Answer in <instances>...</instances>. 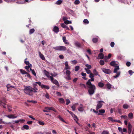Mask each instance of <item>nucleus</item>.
I'll list each match as a JSON object with an SVG mask.
<instances>
[{"label":"nucleus","mask_w":134,"mask_h":134,"mask_svg":"<svg viewBox=\"0 0 134 134\" xmlns=\"http://www.w3.org/2000/svg\"><path fill=\"white\" fill-rule=\"evenodd\" d=\"M37 84H34V88L30 86L26 87L24 89V92L26 94L29 96H32L33 92H37L38 90L36 86Z\"/></svg>","instance_id":"nucleus-1"},{"label":"nucleus","mask_w":134,"mask_h":134,"mask_svg":"<svg viewBox=\"0 0 134 134\" xmlns=\"http://www.w3.org/2000/svg\"><path fill=\"white\" fill-rule=\"evenodd\" d=\"M87 87L88 88V92L90 95L91 96L93 95L94 92L96 90L95 86L93 84H86Z\"/></svg>","instance_id":"nucleus-2"},{"label":"nucleus","mask_w":134,"mask_h":134,"mask_svg":"<svg viewBox=\"0 0 134 134\" xmlns=\"http://www.w3.org/2000/svg\"><path fill=\"white\" fill-rule=\"evenodd\" d=\"M115 68L114 69L113 72L116 73L117 75H116L113 76V77L114 78H116L119 76L120 74V72H117L118 70H119V66H115Z\"/></svg>","instance_id":"nucleus-3"},{"label":"nucleus","mask_w":134,"mask_h":134,"mask_svg":"<svg viewBox=\"0 0 134 134\" xmlns=\"http://www.w3.org/2000/svg\"><path fill=\"white\" fill-rule=\"evenodd\" d=\"M53 48L56 50L59 51H65L66 50V47L64 46H60L53 47Z\"/></svg>","instance_id":"nucleus-4"},{"label":"nucleus","mask_w":134,"mask_h":134,"mask_svg":"<svg viewBox=\"0 0 134 134\" xmlns=\"http://www.w3.org/2000/svg\"><path fill=\"white\" fill-rule=\"evenodd\" d=\"M6 100L5 98H2L1 100L0 99V106H2L4 108H6Z\"/></svg>","instance_id":"nucleus-5"},{"label":"nucleus","mask_w":134,"mask_h":134,"mask_svg":"<svg viewBox=\"0 0 134 134\" xmlns=\"http://www.w3.org/2000/svg\"><path fill=\"white\" fill-rule=\"evenodd\" d=\"M102 103H104L103 101L100 100L98 101V104L96 108V110H98L102 107L103 105Z\"/></svg>","instance_id":"nucleus-6"},{"label":"nucleus","mask_w":134,"mask_h":134,"mask_svg":"<svg viewBox=\"0 0 134 134\" xmlns=\"http://www.w3.org/2000/svg\"><path fill=\"white\" fill-rule=\"evenodd\" d=\"M101 69L103 72L107 74H110L111 72V71L109 69L102 68Z\"/></svg>","instance_id":"nucleus-7"},{"label":"nucleus","mask_w":134,"mask_h":134,"mask_svg":"<svg viewBox=\"0 0 134 134\" xmlns=\"http://www.w3.org/2000/svg\"><path fill=\"white\" fill-rule=\"evenodd\" d=\"M71 115L73 116H74L75 118L74 119V120L75 121H76V122L77 123H78L77 122V121H78V118L77 116H76L74 114H73V113L71 111L70 112V113H69Z\"/></svg>","instance_id":"nucleus-8"},{"label":"nucleus","mask_w":134,"mask_h":134,"mask_svg":"<svg viewBox=\"0 0 134 134\" xmlns=\"http://www.w3.org/2000/svg\"><path fill=\"white\" fill-rule=\"evenodd\" d=\"M105 110L104 109H100L99 110V113L98 114V115H103L102 114H103L105 113Z\"/></svg>","instance_id":"nucleus-9"},{"label":"nucleus","mask_w":134,"mask_h":134,"mask_svg":"<svg viewBox=\"0 0 134 134\" xmlns=\"http://www.w3.org/2000/svg\"><path fill=\"white\" fill-rule=\"evenodd\" d=\"M10 84H7V91H8L11 90L12 88H15V86H10Z\"/></svg>","instance_id":"nucleus-10"},{"label":"nucleus","mask_w":134,"mask_h":134,"mask_svg":"<svg viewBox=\"0 0 134 134\" xmlns=\"http://www.w3.org/2000/svg\"><path fill=\"white\" fill-rule=\"evenodd\" d=\"M61 26L63 28L66 29V30H69L70 29L68 27L65 25L64 23H63L61 24Z\"/></svg>","instance_id":"nucleus-11"},{"label":"nucleus","mask_w":134,"mask_h":134,"mask_svg":"<svg viewBox=\"0 0 134 134\" xmlns=\"http://www.w3.org/2000/svg\"><path fill=\"white\" fill-rule=\"evenodd\" d=\"M6 116L9 119H14L17 118V116H15L13 114H9L6 115Z\"/></svg>","instance_id":"nucleus-12"},{"label":"nucleus","mask_w":134,"mask_h":134,"mask_svg":"<svg viewBox=\"0 0 134 134\" xmlns=\"http://www.w3.org/2000/svg\"><path fill=\"white\" fill-rule=\"evenodd\" d=\"M104 55L102 53H99L98 56V58H97V59H103L104 58Z\"/></svg>","instance_id":"nucleus-13"},{"label":"nucleus","mask_w":134,"mask_h":134,"mask_svg":"<svg viewBox=\"0 0 134 134\" xmlns=\"http://www.w3.org/2000/svg\"><path fill=\"white\" fill-rule=\"evenodd\" d=\"M53 30L55 32L58 33L59 31V29L58 27L55 26L53 28Z\"/></svg>","instance_id":"nucleus-14"},{"label":"nucleus","mask_w":134,"mask_h":134,"mask_svg":"<svg viewBox=\"0 0 134 134\" xmlns=\"http://www.w3.org/2000/svg\"><path fill=\"white\" fill-rule=\"evenodd\" d=\"M63 40L65 44L68 45L69 44V43L68 42V40L66 39V37L65 36L63 37Z\"/></svg>","instance_id":"nucleus-15"},{"label":"nucleus","mask_w":134,"mask_h":134,"mask_svg":"<svg viewBox=\"0 0 134 134\" xmlns=\"http://www.w3.org/2000/svg\"><path fill=\"white\" fill-rule=\"evenodd\" d=\"M132 126L130 123L128 124L127 126L128 131H132Z\"/></svg>","instance_id":"nucleus-16"},{"label":"nucleus","mask_w":134,"mask_h":134,"mask_svg":"<svg viewBox=\"0 0 134 134\" xmlns=\"http://www.w3.org/2000/svg\"><path fill=\"white\" fill-rule=\"evenodd\" d=\"M40 86H41V87L42 88H45L47 89H49V87L47 86L44 85L43 84H39Z\"/></svg>","instance_id":"nucleus-17"},{"label":"nucleus","mask_w":134,"mask_h":134,"mask_svg":"<svg viewBox=\"0 0 134 134\" xmlns=\"http://www.w3.org/2000/svg\"><path fill=\"white\" fill-rule=\"evenodd\" d=\"M89 76L91 79V80L92 81H93L94 80V74L92 73L90 74Z\"/></svg>","instance_id":"nucleus-18"},{"label":"nucleus","mask_w":134,"mask_h":134,"mask_svg":"<svg viewBox=\"0 0 134 134\" xmlns=\"http://www.w3.org/2000/svg\"><path fill=\"white\" fill-rule=\"evenodd\" d=\"M39 53L40 58L43 60H44L45 58L43 55L40 52H39Z\"/></svg>","instance_id":"nucleus-19"},{"label":"nucleus","mask_w":134,"mask_h":134,"mask_svg":"<svg viewBox=\"0 0 134 134\" xmlns=\"http://www.w3.org/2000/svg\"><path fill=\"white\" fill-rule=\"evenodd\" d=\"M122 107L123 108L125 109H127L129 108V105L125 104L123 105Z\"/></svg>","instance_id":"nucleus-20"},{"label":"nucleus","mask_w":134,"mask_h":134,"mask_svg":"<svg viewBox=\"0 0 134 134\" xmlns=\"http://www.w3.org/2000/svg\"><path fill=\"white\" fill-rule=\"evenodd\" d=\"M25 121V120L23 119H20L19 120H16L15 121V122L16 123H18L19 122H24Z\"/></svg>","instance_id":"nucleus-21"},{"label":"nucleus","mask_w":134,"mask_h":134,"mask_svg":"<svg viewBox=\"0 0 134 134\" xmlns=\"http://www.w3.org/2000/svg\"><path fill=\"white\" fill-rule=\"evenodd\" d=\"M112 54L111 53H109L108 56H105L104 59H110L111 57Z\"/></svg>","instance_id":"nucleus-22"},{"label":"nucleus","mask_w":134,"mask_h":134,"mask_svg":"<svg viewBox=\"0 0 134 134\" xmlns=\"http://www.w3.org/2000/svg\"><path fill=\"white\" fill-rule=\"evenodd\" d=\"M59 102L62 103H65V101L64 99L62 98H59Z\"/></svg>","instance_id":"nucleus-23"},{"label":"nucleus","mask_w":134,"mask_h":134,"mask_svg":"<svg viewBox=\"0 0 134 134\" xmlns=\"http://www.w3.org/2000/svg\"><path fill=\"white\" fill-rule=\"evenodd\" d=\"M38 123L40 125L43 126L44 125V123L43 121H41L39 120H37Z\"/></svg>","instance_id":"nucleus-24"},{"label":"nucleus","mask_w":134,"mask_h":134,"mask_svg":"<svg viewBox=\"0 0 134 134\" xmlns=\"http://www.w3.org/2000/svg\"><path fill=\"white\" fill-rule=\"evenodd\" d=\"M58 118H59V119L61 121L64 122H65V120L63 119V118H62L60 115H58Z\"/></svg>","instance_id":"nucleus-25"},{"label":"nucleus","mask_w":134,"mask_h":134,"mask_svg":"<svg viewBox=\"0 0 134 134\" xmlns=\"http://www.w3.org/2000/svg\"><path fill=\"white\" fill-rule=\"evenodd\" d=\"M20 72L23 74H27V72L25 71V70L21 69L20 70Z\"/></svg>","instance_id":"nucleus-26"},{"label":"nucleus","mask_w":134,"mask_h":134,"mask_svg":"<svg viewBox=\"0 0 134 134\" xmlns=\"http://www.w3.org/2000/svg\"><path fill=\"white\" fill-rule=\"evenodd\" d=\"M121 119H124L127 120V116L125 115H123L121 116Z\"/></svg>","instance_id":"nucleus-27"},{"label":"nucleus","mask_w":134,"mask_h":134,"mask_svg":"<svg viewBox=\"0 0 134 134\" xmlns=\"http://www.w3.org/2000/svg\"><path fill=\"white\" fill-rule=\"evenodd\" d=\"M44 72L45 75H46L47 76V77H48V76L49 75V72L47 71L46 70H44Z\"/></svg>","instance_id":"nucleus-28"},{"label":"nucleus","mask_w":134,"mask_h":134,"mask_svg":"<svg viewBox=\"0 0 134 134\" xmlns=\"http://www.w3.org/2000/svg\"><path fill=\"white\" fill-rule=\"evenodd\" d=\"M78 104L77 103L76 104H75V105H72L71 107V108L72 109V111H75V110L76 107L75 105L76 104Z\"/></svg>","instance_id":"nucleus-29"},{"label":"nucleus","mask_w":134,"mask_h":134,"mask_svg":"<svg viewBox=\"0 0 134 134\" xmlns=\"http://www.w3.org/2000/svg\"><path fill=\"white\" fill-rule=\"evenodd\" d=\"M64 23H65L67 25L68 24H71L72 23V22L70 21H69L68 20H66L64 21Z\"/></svg>","instance_id":"nucleus-30"},{"label":"nucleus","mask_w":134,"mask_h":134,"mask_svg":"<svg viewBox=\"0 0 134 134\" xmlns=\"http://www.w3.org/2000/svg\"><path fill=\"white\" fill-rule=\"evenodd\" d=\"M129 117L130 118L132 119L133 118V114L132 113H130L128 114Z\"/></svg>","instance_id":"nucleus-31"},{"label":"nucleus","mask_w":134,"mask_h":134,"mask_svg":"<svg viewBox=\"0 0 134 134\" xmlns=\"http://www.w3.org/2000/svg\"><path fill=\"white\" fill-rule=\"evenodd\" d=\"M98 40L97 38H93L92 39V41L94 43H96L98 41Z\"/></svg>","instance_id":"nucleus-32"},{"label":"nucleus","mask_w":134,"mask_h":134,"mask_svg":"<svg viewBox=\"0 0 134 134\" xmlns=\"http://www.w3.org/2000/svg\"><path fill=\"white\" fill-rule=\"evenodd\" d=\"M78 110L80 111H83V108L82 107H79L78 108Z\"/></svg>","instance_id":"nucleus-33"},{"label":"nucleus","mask_w":134,"mask_h":134,"mask_svg":"<svg viewBox=\"0 0 134 134\" xmlns=\"http://www.w3.org/2000/svg\"><path fill=\"white\" fill-rule=\"evenodd\" d=\"M110 65L111 66H114L116 65V63L114 61H112L110 63Z\"/></svg>","instance_id":"nucleus-34"},{"label":"nucleus","mask_w":134,"mask_h":134,"mask_svg":"<svg viewBox=\"0 0 134 134\" xmlns=\"http://www.w3.org/2000/svg\"><path fill=\"white\" fill-rule=\"evenodd\" d=\"M62 2V1L61 0H58L56 2V4L58 5H59L61 4Z\"/></svg>","instance_id":"nucleus-35"},{"label":"nucleus","mask_w":134,"mask_h":134,"mask_svg":"<svg viewBox=\"0 0 134 134\" xmlns=\"http://www.w3.org/2000/svg\"><path fill=\"white\" fill-rule=\"evenodd\" d=\"M75 45L77 47H81V44H80L78 42H76L75 43Z\"/></svg>","instance_id":"nucleus-36"},{"label":"nucleus","mask_w":134,"mask_h":134,"mask_svg":"<svg viewBox=\"0 0 134 134\" xmlns=\"http://www.w3.org/2000/svg\"><path fill=\"white\" fill-rule=\"evenodd\" d=\"M35 30L34 29H30L29 31V34H31L35 32Z\"/></svg>","instance_id":"nucleus-37"},{"label":"nucleus","mask_w":134,"mask_h":134,"mask_svg":"<svg viewBox=\"0 0 134 134\" xmlns=\"http://www.w3.org/2000/svg\"><path fill=\"white\" fill-rule=\"evenodd\" d=\"M89 69H87L86 68H85V70L86 71V72L88 74H90L91 73V70Z\"/></svg>","instance_id":"nucleus-38"},{"label":"nucleus","mask_w":134,"mask_h":134,"mask_svg":"<svg viewBox=\"0 0 134 134\" xmlns=\"http://www.w3.org/2000/svg\"><path fill=\"white\" fill-rule=\"evenodd\" d=\"M23 127L26 130H28L29 129V126L27 125H25L23 126Z\"/></svg>","instance_id":"nucleus-39"},{"label":"nucleus","mask_w":134,"mask_h":134,"mask_svg":"<svg viewBox=\"0 0 134 134\" xmlns=\"http://www.w3.org/2000/svg\"><path fill=\"white\" fill-rule=\"evenodd\" d=\"M99 63L101 65H103L104 64V62L103 60H101L100 61Z\"/></svg>","instance_id":"nucleus-40"},{"label":"nucleus","mask_w":134,"mask_h":134,"mask_svg":"<svg viewBox=\"0 0 134 134\" xmlns=\"http://www.w3.org/2000/svg\"><path fill=\"white\" fill-rule=\"evenodd\" d=\"M80 69V67L79 66H75V71H78Z\"/></svg>","instance_id":"nucleus-41"},{"label":"nucleus","mask_w":134,"mask_h":134,"mask_svg":"<svg viewBox=\"0 0 134 134\" xmlns=\"http://www.w3.org/2000/svg\"><path fill=\"white\" fill-rule=\"evenodd\" d=\"M52 82L54 83V84H58V81L56 80H54L52 81Z\"/></svg>","instance_id":"nucleus-42"},{"label":"nucleus","mask_w":134,"mask_h":134,"mask_svg":"<svg viewBox=\"0 0 134 134\" xmlns=\"http://www.w3.org/2000/svg\"><path fill=\"white\" fill-rule=\"evenodd\" d=\"M85 66L87 67V69H90L91 68V65H89L88 64H87Z\"/></svg>","instance_id":"nucleus-43"},{"label":"nucleus","mask_w":134,"mask_h":134,"mask_svg":"<svg viewBox=\"0 0 134 134\" xmlns=\"http://www.w3.org/2000/svg\"><path fill=\"white\" fill-rule=\"evenodd\" d=\"M108 119L112 121L113 122H114L115 120L113 119V118L111 117H109L108 118Z\"/></svg>","instance_id":"nucleus-44"},{"label":"nucleus","mask_w":134,"mask_h":134,"mask_svg":"<svg viewBox=\"0 0 134 134\" xmlns=\"http://www.w3.org/2000/svg\"><path fill=\"white\" fill-rule=\"evenodd\" d=\"M83 22L86 24H88L89 23V21L87 19H85L83 21Z\"/></svg>","instance_id":"nucleus-45"},{"label":"nucleus","mask_w":134,"mask_h":134,"mask_svg":"<svg viewBox=\"0 0 134 134\" xmlns=\"http://www.w3.org/2000/svg\"><path fill=\"white\" fill-rule=\"evenodd\" d=\"M45 97L48 99H49L50 98V96H49V94L47 93L45 95Z\"/></svg>","instance_id":"nucleus-46"},{"label":"nucleus","mask_w":134,"mask_h":134,"mask_svg":"<svg viewBox=\"0 0 134 134\" xmlns=\"http://www.w3.org/2000/svg\"><path fill=\"white\" fill-rule=\"evenodd\" d=\"M118 113L120 114H122V110L119 108L118 109Z\"/></svg>","instance_id":"nucleus-47"},{"label":"nucleus","mask_w":134,"mask_h":134,"mask_svg":"<svg viewBox=\"0 0 134 134\" xmlns=\"http://www.w3.org/2000/svg\"><path fill=\"white\" fill-rule=\"evenodd\" d=\"M93 73L95 75H97L98 74V72L97 71L96 69H94L93 70Z\"/></svg>","instance_id":"nucleus-48"},{"label":"nucleus","mask_w":134,"mask_h":134,"mask_svg":"<svg viewBox=\"0 0 134 134\" xmlns=\"http://www.w3.org/2000/svg\"><path fill=\"white\" fill-rule=\"evenodd\" d=\"M66 74L67 75H70L71 73L70 71L68 70H66Z\"/></svg>","instance_id":"nucleus-49"},{"label":"nucleus","mask_w":134,"mask_h":134,"mask_svg":"<svg viewBox=\"0 0 134 134\" xmlns=\"http://www.w3.org/2000/svg\"><path fill=\"white\" fill-rule=\"evenodd\" d=\"M32 66V65L31 64H30V65H28V66H25V68L26 69H29V68H30Z\"/></svg>","instance_id":"nucleus-50"},{"label":"nucleus","mask_w":134,"mask_h":134,"mask_svg":"<svg viewBox=\"0 0 134 134\" xmlns=\"http://www.w3.org/2000/svg\"><path fill=\"white\" fill-rule=\"evenodd\" d=\"M131 65V63L129 62H127L126 63V65L128 67L130 66Z\"/></svg>","instance_id":"nucleus-51"},{"label":"nucleus","mask_w":134,"mask_h":134,"mask_svg":"<svg viewBox=\"0 0 134 134\" xmlns=\"http://www.w3.org/2000/svg\"><path fill=\"white\" fill-rule=\"evenodd\" d=\"M102 134H109L108 131H103L102 133Z\"/></svg>","instance_id":"nucleus-52"},{"label":"nucleus","mask_w":134,"mask_h":134,"mask_svg":"<svg viewBox=\"0 0 134 134\" xmlns=\"http://www.w3.org/2000/svg\"><path fill=\"white\" fill-rule=\"evenodd\" d=\"M70 101L69 99H67L66 100V104L68 105L70 103Z\"/></svg>","instance_id":"nucleus-53"},{"label":"nucleus","mask_w":134,"mask_h":134,"mask_svg":"<svg viewBox=\"0 0 134 134\" xmlns=\"http://www.w3.org/2000/svg\"><path fill=\"white\" fill-rule=\"evenodd\" d=\"M27 102H32L33 103H37V102L36 101H34V100H27Z\"/></svg>","instance_id":"nucleus-54"},{"label":"nucleus","mask_w":134,"mask_h":134,"mask_svg":"<svg viewBox=\"0 0 134 134\" xmlns=\"http://www.w3.org/2000/svg\"><path fill=\"white\" fill-rule=\"evenodd\" d=\"M80 3V2L79 0H76L74 2L75 4H78Z\"/></svg>","instance_id":"nucleus-55"},{"label":"nucleus","mask_w":134,"mask_h":134,"mask_svg":"<svg viewBox=\"0 0 134 134\" xmlns=\"http://www.w3.org/2000/svg\"><path fill=\"white\" fill-rule=\"evenodd\" d=\"M49 110H51L53 111L54 112H56V110L53 107H49Z\"/></svg>","instance_id":"nucleus-56"},{"label":"nucleus","mask_w":134,"mask_h":134,"mask_svg":"<svg viewBox=\"0 0 134 134\" xmlns=\"http://www.w3.org/2000/svg\"><path fill=\"white\" fill-rule=\"evenodd\" d=\"M48 78L50 79L51 80V81H52L54 79L53 77V76H50L49 75L48 76V77H47Z\"/></svg>","instance_id":"nucleus-57"},{"label":"nucleus","mask_w":134,"mask_h":134,"mask_svg":"<svg viewBox=\"0 0 134 134\" xmlns=\"http://www.w3.org/2000/svg\"><path fill=\"white\" fill-rule=\"evenodd\" d=\"M115 45V43L114 42H111L110 43V46L112 47H113Z\"/></svg>","instance_id":"nucleus-58"},{"label":"nucleus","mask_w":134,"mask_h":134,"mask_svg":"<svg viewBox=\"0 0 134 134\" xmlns=\"http://www.w3.org/2000/svg\"><path fill=\"white\" fill-rule=\"evenodd\" d=\"M66 79L68 80H70L71 79V78L70 75H67V76L66 77Z\"/></svg>","instance_id":"nucleus-59"},{"label":"nucleus","mask_w":134,"mask_h":134,"mask_svg":"<svg viewBox=\"0 0 134 134\" xmlns=\"http://www.w3.org/2000/svg\"><path fill=\"white\" fill-rule=\"evenodd\" d=\"M107 87L109 89H110L111 87V84H106Z\"/></svg>","instance_id":"nucleus-60"},{"label":"nucleus","mask_w":134,"mask_h":134,"mask_svg":"<svg viewBox=\"0 0 134 134\" xmlns=\"http://www.w3.org/2000/svg\"><path fill=\"white\" fill-rule=\"evenodd\" d=\"M72 64H77V61H76V60H72Z\"/></svg>","instance_id":"nucleus-61"},{"label":"nucleus","mask_w":134,"mask_h":134,"mask_svg":"<svg viewBox=\"0 0 134 134\" xmlns=\"http://www.w3.org/2000/svg\"><path fill=\"white\" fill-rule=\"evenodd\" d=\"M25 63L26 64L28 65H30V64L29 61H25Z\"/></svg>","instance_id":"nucleus-62"},{"label":"nucleus","mask_w":134,"mask_h":134,"mask_svg":"<svg viewBox=\"0 0 134 134\" xmlns=\"http://www.w3.org/2000/svg\"><path fill=\"white\" fill-rule=\"evenodd\" d=\"M31 72L32 74L35 76L36 75V74L34 70V69H33V70L31 71Z\"/></svg>","instance_id":"nucleus-63"},{"label":"nucleus","mask_w":134,"mask_h":134,"mask_svg":"<svg viewBox=\"0 0 134 134\" xmlns=\"http://www.w3.org/2000/svg\"><path fill=\"white\" fill-rule=\"evenodd\" d=\"M59 57L60 59H63L64 58V57L63 55H60L59 56Z\"/></svg>","instance_id":"nucleus-64"}]
</instances>
